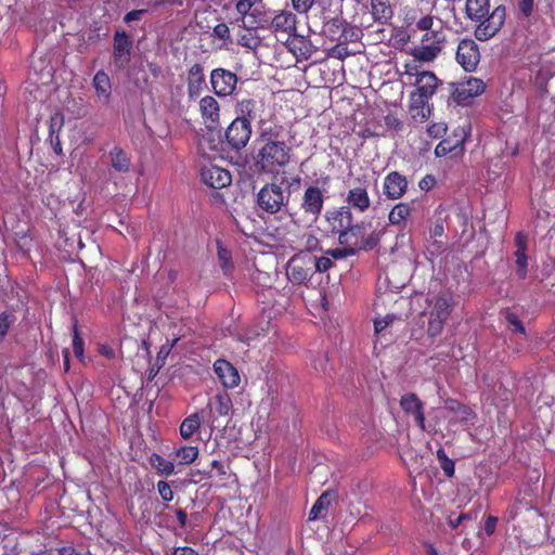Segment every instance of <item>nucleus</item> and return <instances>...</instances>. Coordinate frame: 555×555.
<instances>
[{"label": "nucleus", "instance_id": "obj_37", "mask_svg": "<svg viewBox=\"0 0 555 555\" xmlns=\"http://www.w3.org/2000/svg\"><path fill=\"white\" fill-rule=\"evenodd\" d=\"M151 465L164 476H169L175 470V465L172 462L164 459L163 456L153 453L150 457Z\"/></svg>", "mask_w": 555, "mask_h": 555}, {"label": "nucleus", "instance_id": "obj_48", "mask_svg": "<svg viewBox=\"0 0 555 555\" xmlns=\"http://www.w3.org/2000/svg\"><path fill=\"white\" fill-rule=\"evenodd\" d=\"M302 240L305 248H307L309 251L321 249L320 241L313 234H305Z\"/></svg>", "mask_w": 555, "mask_h": 555}, {"label": "nucleus", "instance_id": "obj_17", "mask_svg": "<svg viewBox=\"0 0 555 555\" xmlns=\"http://www.w3.org/2000/svg\"><path fill=\"white\" fill-rule=\"evenodd\" d=\"M296 15L291 11L280 10L275 12L267 28L274 34H284L291 37L296 31Z\"/></svg>", "mask_w": 555, "mask_h": 555}, {"label": "nucleus", "instance_id": "obj_6", "mask_svg": "<svg viewBox=\"0 0 555 555\" xmlns=\"http://www.w3.org/2000/svg\"><path fill=\"white\" fill-rule=\"evenodd\" d=\"M287 279L294 284H304L313 275L312 256L296 255L292 257L286 266Z\"/></svg>", "mask_w": 555, "mask_h": 555}, {"label": "nucleus", "instance_id": "obj_11", "mask_svg": "<svg viewBox=\"0 0 555 555\" xmlns=\"http://www.w3.org/2000/svg\"><path fill=\"white\" fill-rule=\"evenodd\" d=\"M251 135V126L245 120L235 118L227 128L228 143L235 150L246 146Z\"/></svg>", "mask_w": 555, "mask_h": 555}, {"label": "nucleus", "instance_id": "obj_4", "mask_svg": "<svg viewBox=\"0 0 555 555\" xmlns=\"http://www.w3.org/2000/svg\"><path fill=\"white\" fill-rule=\"evenodd\" d=\"M453 308L454 299L452 294L441 293L435 298L428 318L427 333L430 337L440 335Z\"/></svg>", "mask_w": 555, "mask_h": 555}, {"label": "nucleus", "instance_id": "obj_40", "mask_svg": "<svg viewBox=\"0 0 555 555\" xmlns=\"http://www.w3.org/2000/svg\"><path fill=\"white\" fill-rule=\"evenodd\" d=\"M428 96H425L415 90L410 95V109H418L424 108V106H428Z\"/></svg>", "mask_w": 555, "mask_h": 555}, {"label": "nucleus", "instance_id": "obj_60", "mask_svg": "<svg viewBox=\"0 0 555 555\" xmlns=\"http://www.w3.org/2000/svg\"><path fill=\"white\" fill-rule=\"evenodd\" d=\"M210 465H211V468L216 470V474L221 479H223L228 475L227 467L221 462L215 460L211 462Z\"/></svg>", "mask_w": 555, "mask_h": 555}, {"label": "nucleus", "instance_id": "obj_46", "mask_svg": "<svg viewBox=\"0 0 555 555\" xmlns=\"http://www.w3.org/2000/svg\"><path fill=\"white\" fill-rule=\"evenodd\" d=\"M411 116L415 122H424L430 116V108L428 106H424V108L418 109H410Z\"/></svg>", "mask_w": 555, "mask_h": 555}, {"label": "nucleus", "instance_id": "obj_19", "mask_svg": "<svg viewBox=\"0 0 555 555\" xmlns=\"http://www.w3.org/2000/svg\"><path fill=\"white\" fill-rule=\"evenodd\" d=\"M325 219L327 220L332 232L338 234V236L353 222L352 212L346 206L328 210L325 215Z\"/></svg>", "mask_w": 555, "mask_h": 555}, {"label": "nucleus", "instance_id": "obj_30", "mask_svg": "<svg viewBox=\"0 0 555 555\" xmlns=\"http://www.w3.org/2000/svg\"><path fill=\"white\" fill-rule=\"evenodd\" d=\"M109 160H111L112 167L118 172L126 173L130 170V167H131L130 157L127 155V153L122 149H120L118 146H115L109 152Z\"/></svg>", "mask_w": 555, "mask_h": 555}, {"label": "nucleus", "instance_id": "obj_57", "mask_svg": "<svg viewBox=\"0 0 555 555\" xmlns=\"http://www.w3.org/2000/svg\"><path fill=\"white\" fill-rule=\"evenodd\" d=\"M533 7V0H518V9L526 17L531 15Z\"/></svg>", "mask_w": 555, "mask_h": 555}, {"label": "nucleus", "instance_id": "obj_10", "mask_svg": "<svg viewBox=\"0 0 555 555\" xmlns=\"http://www.w3.org/2000/svg\"><path fill=\"white\" fill-rule=\"evenodd\" d=\"M325 191L318 185H309L302 195L300 208L305 214L312 216L314 220L319 218L324 206Z\"/></svg>", "mask_w": 555, "mask_h": 555}, {"label": "nucleus", "instance_id": "obj_22", "mask_svg": "<svg viewBox=\"0 0 555 555\" xmlns=\"http://www.w3.org/2000/svg\"><path fill=\"white\" fill-rule=\"evenodd\" d=\"M262 108L263 103L261 101H257L255 99H243L236 104V118L245 120L250 125L251 121H255L261 117Z\"/></svg>", "mask_w": 555, "mask_h": 555}, {"label": "nucleus", "instance_id": "obj_52", "mask_svg": "<svg viewBox=\"0 0 555 555\" xmlns=\"http://www.w3.org/2000/svg\"><path fill=\"white\" fill-rule=\"evenodd\" d=\"M434 25V17L431 15H424L416 22V28L418 30L428 31L431 30Z\"/></svg>", "mask_w": 555, "mask_h": 555}, {"label": "nucleus", "instance_id": "obj_41", "mask_svg": "<svg viewBox=\"0 0 555 555\" xmlns=\"http://www.w3.org/2000/svg\"><path fill=\"white\" fill-rule=\"evenodd\" d=\"M333 261L328 257H312V270L313 273L315 271L318 272H325L330 268H332Z\"/></svg>", "mask_w": 555, "mask_h": 555}, {"label": "nucleus", "instance_id": "obj_50", "mask_svg": "<svg viewBox=\"0 0 555 555\" xmlns=\"http://www.w3.org/2000/svg\"><path fill=\"white\" fill-rule=\"evenodd\" d=\"M73 350L77 358L83 357V341L78 335V331L74 327V336H73Z\"/></svg>", "mask_w": 555, "mask_h": 555}, {"label": "nucleus", "instance_id": "obj_63", "mask_svg": "<svg viewBox=\"0 0 555 555\" xmlns=\"http://www.w3.org/2000/svg\"><path fill=\"white\" fill-rule=\"evenodd\" d=\"M498 518L489 516L485 522V531L488 535H491L495 531Z\"/></svg>", "mask_w": 555, "mask_h": 555}, {"label": "nucleus", "instance_id": "obj_36", "mask_svg": "<svg viewBox=\"0 0 555 555\" xmlns=\"http://www.w3.org/2000/svg\"><path fill=\"white\" fill-rule=\"evenodd\" d=\"M201 426V418L197 413L188 416L180 426V435L189 439Z\"/></svg>", "mask_w": 555, "mask_h": 555}, {"label": "nucleus", "instance_id": "obj_31", "mask_svg": "<svg viewBox=\"0 0 555 555\" xmlns=\"http://www.w3.org/2000/svg\"><path fill=\"white\" fill-rule=\"evenodd\" d=\"M412 212V203L401 202L396 204L389 215L388 220L392 225L402 224Z\"/></svg>", "mask_w": 555, "mask_h": 555}, {"label": "nucleus", "instance_id": "obj_29", "mask_svg": "<svg viewBox=\"0 0 555 555\" xmlns=\"http://www.w3.org/2000/svg\"><path fill=\"white\" fill-rule=\"evenodd\" d=\"M371 13L374 21L379 23H386L393 15L389 0H371Z\"/></svg>", "mask_w": 555, "mask_h": 555}, {"label": "nucleus", "instance_id": "obj_2", "mask_svg": "<svg viewBox=\"0 0 555 555\" xmlns=\"http://www.w3.org/2000/svg\"><path fill=\"white\" fill-rule=\"evenodd\" d=\"M465 15L472 22L478 23L475 37L480 41H486L503 26L505 8L499 5L490 13V0H466Z\"/></svg>", "mask_w": 555, "mask_h": 555}, {"label": "nucleus", "instance_id": "obj_62", "mask_svg": "<svg viewBox=\"0 0 555 555\" xmlns=\"http://www.w3.org/2000/svg\"><path fill=\"white\" fill-rule=\"evenodd\" d=\"M177 341L178 338L173 339L170 344L163 345L158 352V359H166V357L170 353L171 349L176 346Z\"/></svg>", "mask_w": 555, "mask_h": 555}, {"label": "nucleus", "instance_id": "obj_44", "mask_svg": "<svg viewBox=\"0 0 555 555\" xmlns=\"http://www.w3.org/2000/svg\"><path fill=\"white\" fill-rule=\"evenodd\" d=\"M157 490L162 499L166 502H170L173 499V491L168 482L160 480L157 482Z\"/></svg>", "mask_w": 555, "mask_h": 555}, {"label": "nucleus", "instance_id": "obj_26", "mask_svg": "<svg viewBox=\"0 0 555 555\" xmlns=\"http://www.w3.org/2000/svg\"><path fill=\"white\" fill-rule=\"evenodd\" d=\"M207 409L210 416H229L232 410V400L228 392L222 391L217 393L208 402Z\"/></svg>", "mask_w": 555, "mask_h": 555}, {"label": "nucleus", "instance_id": "obj_21", "mask_svg": "<svg viewBox=\"0 0 555 555\" xmlns=\"http://www.w3.org/2000/svg\"><path fill=\"white\" fill-rule=\"evenodd\" d=\"M188 94L191 99L199 96L206 87V79L203 65L193 64L186 75Z\"/></svg>", "mask_w": 555, "mask_h": 555}, {"label": "nucleus", "instance_id": "obj_59", "mask_svg": "<svg viewBox=\"0 0 555 555\" xmlns=\"http://www.w3.org/2000/svg\"><path fill=\"white\" fill-rule=\"evenodd\" d=\"M470 519H473V517L470 516V514H461V515H459V516H457L456 518H454V519L450 517V518H449V520H448V524H449L453 529H455V528L460 527L464 520H470Z\"/></svg>", "mask_w": 555, "mask_h": 555}, {"label": "nucleus", "instance_id": "obj_49", "mask_svg": "<svg viewBox=\"0 0 555 555\" xmlns=\"http://www.w3.org/2000/svg\"><path fill=\"white\" fill-rule=\"evenodd\" d=\"M313 3L314 0H292L294 10L300 14L307 13Z\"/></svg>", "mask_w": 555, "mask_h": 555}, {"label": "nucleus", "instance_id": "obj_13", "mask_svg": "<svg viewBox=\"0 0 555 555\" xmlns=\"http://www.w3.org/2000/svg\"><path fill=\"white\" fill-rule=\"evenodd\" d=\"M132 41L125 31H116L114 36V65L124 69L130 62Z\"/></svg>", "mask_w": 555, "mask_h": 555}, {"label": "nucleus", "instance_id": "obj_58", "mask_svg": "<svg viewBox=\"0 0 555 555\" xmlns=\"http://www.w3.org/2000/svg\"><path fill=\"white\" fill-rule=\"evenodd\" d=\"M440 466L444 474L448 477H452L454 475L455 465L454 462L450 459H442V462L440 463Z\"/></svg>", "mask_w": 555, "mask_h": 555}, {"label": "nucleus", "instance_id": "obj_15", "mask_svg": "<svg viewBox=\"0 0 555 555\" xmlns=\"http://www.w3.org/2000/svg\"><path fill=\"white\" fill-rule=\"evenodd\" d=\"M408 191L406 178L398 171L389 172L383 183L384 195L391 201L401 198Z\"/></svg>", "mask_w": 555, "mask_h": 555}, {"label": "nucleus", "instance_id": "obj_1", "mask_svg": "<svg viewBox=\"0 0 555 555\" xmlns=\"http://www.w3.org/2000/svg\"><path fill=\"white\" fill-rule=\"evenodd\" d=\"M258 143L256 164L261 171L275 173L289 163L292 149L284 141L281 125L263 124Z\"/></svg>", "mask_w": 555, "mask_h": 555}, {"label": "nucleus", "instance_id": "obj_12", "mask_svg": "<svg viewBox=\"0 0 555 555\" xmlns=\"http://www.w3.org/2000/svg\"><path fill=\"white\" fill-rule=\"evenodd\" d=\"M345 202L347 204L346 207L360 214H365L373 204L369 195L367 185L365 184L351 186L346 194Z\"/></svg>", "mask_w": 555, "mask_h": 555}, {"label": "nucleus", "instance_id": "obj_27", "mask_svg": "<svg viewBox=\"0 0 555 555\" xmlns=\"http://www.w3.org/2000/svg\"><path fill=\"white\" fill-rule=\"evenodd\" d=\"M415 85L417 92L430 99L437 90L438 79L431 72H422L417 74Z\"/></svg>", "mask_w": 555, "mask_h": 555}, {"label": "nucleus", "instance_id": "obj_32", "mask_svg": "<svg viewBox=\"0 0 555 555\" xmlns=\"http://www.w3.org/2000/svg\"><path fill=\"white\" fill-rule=\"evenodd\" d=\"M288 48L295 55L305 60L309 59L312 53L310 41L302 36H294L288 41Z\"/></svg>", "mask_w": 555, "mask_h": 555}, {"label": "nucleus", "instance_id": "obj_20", "mask_svg": "<svg viewBox=\"0 0 555 555\" xmlns=\"http://www.w3.org/2000/svg\"><path fill=\"white\" fill-rule=\"evenodd\" d=\"M199 112L202 118L209 129H215L220 120V105L211 95H205L199 101Z\"/></svg>", "mask_w": 555, "mask_h": 555}, {"label": "nucleus", "instance_id": "obj_33", "mask_svg": "<svg viewBox=\"0 0 555 555\" xmlns=\"http://www.w3.org/2000/svg\"><path fill=\"white\" fill-rule=\"evenodd\" d=\"M255 1L251 0H237L235 4V10L237 14L240 15V18L237 22H240V26H253L254 22L249 21L254 13L251 11L254 10L253 7L255 5Z\"/></svg>", "mask_w": 555, "mask_h": 555}, {"label": "nucleus", "instance_id": "obj_5", "mask_svg": "<svg viewBox=\"0 0 555 555\" xmlns=\"http://www.w3.org/2000/svg\"><path fill=\"white\" fill-rule=\"evenodd\" d=\"M338 242L343 246H349L356 254L359 250L373 249L378 243V236L375 233L365 235L363 224H353L340 233Z\"/></svg>", "mask_w": 555, "mask_h": 555}, {"label": "nucleus", "instance_id": "obj_14", "mask_svg": "<svg viewBox=\"0 0 555 555\" xmlns=\"http://www.w3.org/2000/svg\"><path fill=\"white\" fill-rule=\"evenodd\" d=\"M201 178L203 183L212 189H223L231 184L230 172L215 165H207L202 168Z\"/></svg>", "mask_w": 555, "mask_h": 555}, {"label": "nucleus", "instance_id": "obj_8", "mask_svg": "<svg viewBox=\"0 0 555 555\" xmlns=\"http://www.w3.org/2000/svg\"><path fill=\"white\" fill-rule=\"evenodd\" d=\"M237 76L225 68H215L210 73V85L216 95L225 98L234 93Z\"/></svg>", "mask_w": 555, "mask_h": 555}, {"label": "nucleus", "instance_id": "obj_35", "mask_svg": "<svg viewBox=\"0 0 555 555\" xmlns=\"http://www.w3.org/2000/svg\"><path fill=\"white\" fill-rule=\"evenodd\" d=\"M245 30L238 36L237 43L244 48L256 50L260 43V37L256 30L244 28Z\"/></svg>", "mask_w": 555, "mask_h": 555}, {"label": "nucleus", "instance_id": "obj_54", "mask_svg": "<svg viewBox=\"0 0 555 555\" xmlns=\"http://www.w3.org/2000/svg\"><path fill=\"white\" fill-rule=\"evenodd\" d=\"M364 508V503L361 502V500H357L356 502H351L349 504V514L353 519H356L362 515Z\"/></svg>", "mask_w": 555, "mask_h": 555}, {"label": "nucleus", "instance_id": "obj_28", "mask_svg": "<svg viewBox=\"0 0 555 555\" xmlns=\"http://www.w3.org/2000/svg\"><path fill=\"white\" fill-rule=\"evenodd\" d=\"M93 87L95 89L96 95L103 103H108L112 92V86L108 75L99 70L93 77Z\"/></svg>", "mask_w": 555, "mask_h": 555}, {"label": "nucleus", "instance_id": "obj_45", "mask_svg": "<svg viewBox=\"0 0 555 555\" xmlns=\"http://www.w3.org/2000/svg\"><path fill=\"white\" fill-rule=\"evenodd\" d=\"M326 255H330L334 259H344L356 255V253L349 246H344L343 248L328 249Z\"/></svg>", "mask_w": 555, "mask_h": 555}, {"label": "nucleus", "instance_id": "obj_56", "mask_svg": "<svg viewBox=\"0 0 555 555\" xmlns=\"http://www.w3.org/2000/svg\"><path fill=\"white\" fill-rule=\"evenodd\" d=\"M435 184H436V178L433 175H426L418 182L420 189L425 192L431 190L435 186Z\"/></svg>", "mask_w": 555, "mask_h": 555}, {"label": "nucleus", "instance_id": "obj_9", "mask_svg": "<svg viewBox=\"0 0 555 555\" xmlns=\"http://www.w3.org/2000/svg\"><path fill=\"white\" fill-rule=\"evenodd\" d=\"M455 59L464 70L474 72L480 62L478 44L473 39H462L457 44Z\"/></svg>", "mask_w": 555, "mask_h": 555}, {"label": "nucleus", "instance_id": "obj_24", "mask_svg": "<svg viewBox=\"0 0 555 555\" xmlns=\"http://www.w3.org/2000/svg\"><path fill=\"white\" fill-rule=\"evenodd\" d=\"M528 236L518 232L515 236V258H516V272L520 279H525L527 275L528 258L526 255Z\"/></svg>", "mask_w": 555, "mask_h": 555}, {"label": "nucleus", "instance_id": "obj_64", "mask_svg": "<svg viewBox=\"0 0 555 555\" xmlns=\"http://www.w3.org/2000/svg\"><path fill=\"white\" fill-rule=\"evenodd\" d=\"M173 555H198L192 547L182 546L177 547L173 552Z\"/></svg>", "mask_w": 555, "mask_h": 555}, {"label": "nucleus", "instance_id": "obj_25", "mask_svg": "<svg viewBox=\"0 0 555 555\" xmlns=\"http://www.w3.org/2000/svg\"><path fill=\"white\" fill-rule=\"evenodd\" d=\"M485 89L486 83L482 79L469 77L456 88V98L459 101H465L468 98L480 95Z\"/></svg>", "mask_w": 555, "mask_h": 555}, {"label": "nucleus", "instance_id": "obj_3", "mask_svg": "<svg viewBox=\"0 0 555 555\" xmlns=\"http://www.w3.org/2000/svg\"><path fill=\"white\" fill-rule=\"evenodd\" d=\"M291 193L276 183L263 185L257 193L258 208L269 215H275L287 209Z\"/></svg>", "mask_w": 555, "mask_h": 555}, {"label": "nucleus", "instance_id": "obj_55", "mask_svg": "<svg viewBox=\"0 0 555 555\" xmlns=\"http://www.w3.org/2000/svg\"><path fill=\"white\" fill-rule=\"evenodd\" d=\"M395 319H396L395 315L388 314L384 319L375 320V322H374L375 332L376 333L383 332L385 328H387V326L389 324H391L393 322Z\"/></svg>", "mask_w": 555, "mask_h": 555}, {"label": "nucleus", "instance_id": "obj_61", "mask_svg": "<svg viewBox=\"0 0 555 555\" xmlns=\"http://www.w3.org/2000/svg\"><path fill=\"white\" fill-rule=\"evenodd\" d=\"M427 131L429 135L438 138L446 131V126L441 124H435L429 126Z\"/></svg>", "mask_w": 555, "mask_h": 555}, {"label": "nucleus", "instance_id": "obj_7", "mask_svg": "<svg viewBox=\"0 0 555 555\" xmlns=\"http://www.w3.org/2000/svg\"><path fill=\"white\" fill-rule=\"evenodd\" d=\"M444 411L447 412L448 427L452 429L453 427L461 425H473L477 418L476 413L468 406L462 404L461 402L454 399H447L444 401Z\"/></svg>", "mask_w": 555, "mask_h": 555}, {"label": "nucleus", "instance_id": "obj_18", "mask_svg": "<svg viewBox=\"0 0 555 555\" xmlns=\"http://www.w3.org/2000/svg\"><path fill=\"white\" fill-rule=\"evenodd\" d=\"M430 36L434 37V41L430 43H421V46L412 49L411 54L415 60L430 62L440 53L441 43L444 40L443 34L441 31H431Z\"/></svg>", "mask_w": 555, "mask_h": 555}, {"label": "nucleus", "instance_id": "obj_47", "mask_svg": "<svg viewBox=\"0 0 555 555\" xmlns=\"http://www.w3.org/2000/svg\"><path fill=\"white\" fill-rule=\"evenodd\" d=\"M212 35L221 40H229L230 39V29L227 24L220 23L216 25L212 29Z\"/></svg>", "mask_w": 555, "mask_h": 555}, {"label": "nucleus", "instance_id": "obj_42", "mask_svg": "<svg viewBox=\"0 0 555 555\" xmlns=\"http://www.w3.org/2000/svg\"><path fill=\"white\" fill-rule=\"evenodd\" d=\"M251 13H254L255 15H253V17H250L249 21H253L254 25L253 26H242V27L253 29V30H256L257 28H267L268 20H266L262 16V12L258 9H254L251 11Z\"/></svg>", "mask_w": 555, "mask_h": 555}, {"label": "nucleus", "instance_id": "obj_16", "mask_svg": "<svg viewBox=\"0 0 555 555\" xmlns=\"http://www.w3.org/2000/svg\"><path fill=\"white\" fill-rule=\"evenodd\" d=\"M400 406L405 414L413 416L421 430L426 429L424 403L415 393L409 392L403 395L400 399Z\"/></svg>", "mask_w": 555, "mask_h": 555}, {"label": "nucleus", "instance_id": "obj_23", "mask_svg": "<svg viewBox=\"0 0 555 555\" xmlns=\"http://www.w3.org/2000/svg\"><path fill=\"white\" fill-rule=\"evenodd\" d=\"M214 370L221 380L222 385L227 388L237 387L241 380L237 370L225 360H217L214 364Z\"/></svg>", "mask_w": 555, "mask_h": 555}, {"label": "nucleus", "instance_id": "obj_53", "mask_svg": "<svg viewBox=\"0 0 555 555\" xmlns=\"http://www.w3.org/2000/svg\"><path fill=\"white\" fill-rule=\"evenodd\" d=\"M506 321L508 324L514 326V330L520 334H525V326L522 325L521 321L512 312L506 313Z\"/></svg>", "mask_w": 555, "mask_h": 555}, {"label": "nucleus", "instance_id": "obj_51", "mask_svg": "<svg viewBox=\"0 0 555 555\" xmlns=\"http://www.w3.org/2000/svg\"><path fill=\"white\" fill-rule=\"evenodd\" d=\"M456 145L451 144L449 140H442L435 149L437 156H444L455 150Z\"/></svg>", "mask_w": 555, "mask_h": 555}, {"label": "nucleus", "instance_id": "obj_39", "mask_svg": "<svg viewBox=\"0 0 555 555\" xmlns=\"http://www.w3.org/2000/svg\"><path fill=\"white\" fill-rule=\"evenodd\" d=\"M218 261L223 272L229 274L233 268L231 253L220 243H218Z\"/></svg>", "mask_w": 555, "mask_h": 555}, {"label": "nucleus", "instance_id": "obj_43", "mask_svg": "<svg viewBox=\"0 0 555 555\" xmlns=\"http://www.w3.org/2000/svg\"><path fill=\"white\" fill-rule=\"evenodd\" d=\"M15 321V318L12 313L2 312L0 314V336L3 337L7 335L11 324Z\"/></svg>", "mask_w": 555, "mask_h": 555}, {"label": "nucleus", "instance_id": "obj_34", "mask_svg": "<svg viewBox=\"0 0 555 555\" xmlns=\"http://www.w3.org/2000/svg\"><path fill=\"white\" fill-rule=\"evenodd\" d=\"M331 492L326 491L324 492L319 499L315 501L313 506L310 509L309 513V519L310 520H317L322 518L324 515L323 513L327 509L331 503Z\"/></svg>", "mask_w": 555, "mask_h": 555}, {"label": "nucleus", "instance_id": "obj_38", "mask_svg": "<svg viewBox=\"0 0 555 555\" xmlns=\"http://www.w3.org/2000/svg\"><path fill=\"white\" fill-rule=\"evenodd\" d=\"M176 456L179 459L180 465H188L196 460L198 456V449L191 446L181 447L176 451Z\"/></svg>", "mask_w": 555, "mask_h": 555}]
</instances>
